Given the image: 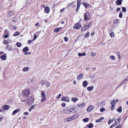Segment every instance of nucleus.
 I'll return each instance as SVG.
<instances>
[{"label": "nucleus", "mask_w": 128, "mask_h": 128, "mask_svg": "<svg viewBox=\"0 0 128 128\" xmlns=\"http://www.w3.org/2000/svg\"><path fill=\"white\" fill-rule=\"evenodd\" d=\"M27 104L28 105L31 104L34 102V99L32 96H29L27 99Z\"/></svg>", "instance_id": "f257e3e1"}, {"label": "nucleus", "mask_w": 128, "mask_h": 128, "mask_svg": "<svg viewBox=\"0 0 128 128\" xmlns=\"http://www.w3.org/2000/svg\"><path fill=\"white\" fill-rule=\"evenodd\" d=\"M84 18L85 21H88L90 18V13L87 12L84 15Z\"/></svg>", "instance_id": "f03ea898"}, {"label": "nucleus", "mask_w": 128, "mask_h": 128, "mask_svg": "<svg viewBox=\"0 0 128 128\" xmlns=\"http://www.w3.org/2000/svg\"><path fill=\"white\" fill-rule=\"evenodd\" d=\"M29 90L27 89L23 90L22 92L23 95L25 96H27L28 94L30 93Z\"/></svg>", "instance_id": "7ed1b4c3"}, {"label": "nucleus", "mask_w": 128, "mask_h": 128, "mask_svg": "<svg viewBox=\"0 0 128 128\" xmlns=\"http://www.w3.org/2000/svg\"><path fill=\"white\" fill-rule=\"evenodd\" d=\"M88 25V24H85L84 26L82 28L81 31H84L88 29L89 27Z\"/></svg>", "instance_id": "20e7f679"}, {"label": "nucleus", "mask_w": 128, "mask_h": 128, "mask_svg": "<svg viewBox=\"0 0 128 128\" xmlns=\"http://www.w3.org/2000/svg\"><path fill=\"white\" fill-rule=\"evenodd\" d=\"M80 23L79 22L77 23L74 26V29H78L81 27Z\"/></svg>", "instance_id": "39448f33"}, {"label": "nucleus", "mask_w": 128, "mask_h": 128, "mask_svg": "<svg viewBox=\"0 0 128 128\" xmlns=\"http://www.w3.org/2000/svg\"><path fill=\"white\" fill-rule=\"evenodd\" d=\"M41 94L42 96V102L46 100V96L44 92L43 91L42 92Z\"/></svg>", "instance_id": "423d86ee"}, {"label": "nucleus", "mask_w": 128, "mask_h": 128, "mask_svg": "<svg viewBox=\"0 0 128 128\" xmlns=\"http://www.w3.org/2000/svg\"><path fill=\"white\" fill-rule=\"evenodd\" d=\"M40 32H37L34 34V38H33V41H34L37 38V37L40 34Z\"/></svg>", "instance_id": "0eeeda50"}, {"label": "nucleus", "mask_w": 128, "mask_h": 128, "mask_svg": "<svg viewBox=\"0 0 128 128\" xmlns=\"http://www.w3.org/2000/svg\"><path fill=\"white\" fill-rule=\"evenodd\" d=\"M82 4L84 6L85 8H89L91 7L90 4L86 3L84 2Z\"/></svg>", "instance_id": "6e6552de"}, {"label": "nucleus", "mask_w": 128, "mask_h": 128, "mask_svg": "<svg viewBox=\"0 0 128 128\" xmlns=\"http://www.w3.org/2000/svg\"><path fill=\"white\" fill-rule=\"evenodd\" d=\"M69 99L67 97H63L61 99L62 101H66L67 102H70Z\"/></svg>", "instance_id": "1a4fd4ad"}, {"label": "nucleus", "mask_w": 128, "mask_h": 128, "mask_svg": "<svg viewBox=\"0 0 128 128\" xmlns=\"http://www.w3.org/2000/svg\"><path fill=\"white\" fill-rule=\"evenodd\" d=\"M94 108L93 106L92 105L88 107L87 109V110L88 112H90L91 110H93Z\"/></svg>", "instance_id": "9d476101"}, {"label": "nucleus", "mask_w": 128, "mask_h": 128, "mask_svg": "<svg viewBox=\"0 0 128 128\" xmlns=\"http://www.w3.org/2000/svg\"><path fill=\"white\" fill-rule=\"evenodd\" d=\"M118 102V100L117 99L116 100H114L112 101L110 104H111V106H114L115 104L117 102Z\"/></svg>", "instance_id": "9b49d317"}, {"label": "nucleus", "mask_w": 128, "mask_h": 128, "mask_svg": "<svg viewBox=\"0 0 128 128\" xmlns=\"http://www.w3.org/2000/svg\"><path fill=\"white\" fill-rule=\"evenodd\" d=\"M78 116V114H76L70 118V119L72 118V120H74V119L77 118Z\"/></svg>", "instance_id": "f8f14e48"}, {"label": "nucleus", "mask_w": 128, "mask_h": 128, "mask_svg": "<svg viewBox=\"0 0 128 128\" xmlns=\"http://www.w3.org/2000/svg\"><path fill=\"white\" fill-rule=\"evenodd\" d=\"M75 109V108H70L69 109L70 114L74 112H75V110H74Z\"/></svg>", "instance_id": "ddd939ff"}, {"label": "nucleus", "mask_w": 128, "mask_h": 128, "mask_svg": "<svg viewBox=\"0 0 128 128\" xmlns=\"http://www.w3.org/2000/svg\"><path fill=\"white\" fill-rule=\"evenodd\" d=\"M20 110V109H16L14 111L12 114V115L13 116L15 114L17 113Z\"/></svg>", "instance_id": "4468645a"}, {"label": "nucleus", "mask_w": 128, "mask_h": 128, "mask_svg": "<svg viewBox=\"0 0 128 128\" xmlns=\"http://www.w3.org/2000/svg\"><path fill=\"white\" fill-rule=\"evenodd\" d=\"M44 10L47 13H48L50 11V8L48 7H46L44 8Z\"/></svg>", "instance_id": "2eb2a0df"}, {"label": "nucleus", "mask_w": 128, "mask_h": 128, "mask_svg": "<svg viewBox=\"0 0 128 128\" xmlns=\"http://www.w3.org/2000/svg\"><path fill=\"white\" fill-rule=\"evenodd\" d=\"M88 84V82L86 80L84 81L82 83L83 86L85 88H86Z\"/></svg>", "instance_id": "dca6fc26"}, {"label": "nucleus", "mask_w": 128, "mask_h": 128, "mask_svg": "<svg viewBox=\"0 0 128 128\" xmlns=\"http://www.w3.org/2000/svg\"><path fill=\"white\" fill-rule=\"evenodd\" d=\"M122 0H118L116 2V4L118 5H120L122 3Z\"/></svg>", "instance_id": "f3484780"}, {"label": "nucleus", "mask_w": 128, "mask_h": 128, "mask_svg": "<svg viewBox=\"0 0 128 128\" xmlns=\"http://www.w3.org/2000/svg\"><path fill=\"white\" fill-rule=\"evenodd\" d=\"M87 90L89 91H90L92 90L94 88V87L92 86L90 87H88L87 88Z\"/></svg>", "instance_id": "a211bd4d"}, {"label": "nucleus", "mask_w": 128, "mask_h": 128, "mask_svg": "<svg viewBox=\"0 0 128 128\" xmlns=\"http://www.w3.org/2000/svg\"><path fill=\"white\" fill-rule=\"evenodd\" d=\"M62 28H57L55 29L54 30V32H57L61 30Z\"/></svg>", "instance_id": "6ab92c4d"}, {"label": "nucleus", "mask_w": 128, "mask_h": 128, "mask_svg": "<svg viewBox=\"0 0 128 128\" xmlns=\"http://www.w3.org/2000/svg\"><path fill=\"white\" fill-rule=\"evenodd\" d=\"M6 56L4 55H2L0 56V58L3 60H6Z\"/></svg>", "instance_id": "aec40b11"}, {"label": "nucleus", "mask_w": 128, "mask_h": 128, "mask_svg": "<svg viewBox=\"0 0 128 128\" xmlns=\"http://www.w3.org/2000/svg\"><path fill=\"white\" fill-rule=\"evenodd\" d=\"M77 106L80 107H83L85 106V104L84 103H82L81 104H78Z\"/></svg>", "instance_id": "412c9836"}, {"label": "nucleus", "mask_w": 128, "mask_h": 128, "mask_svg": "<svg viewBox=\"0 0 128 128\" xmlns=\"http://www.w3.org/2000/svg\"><path fill=\"white\" fill-rule=\"evenodd\" d=\"M87 126L89 128H92L94 127V125L93 124H89L87 125Z\"/></svg>", "instance_id": "4be33fe9"}, {"label": "nucleus", "mask_w": 128, "mask_h": 128, "mask_svg": "<svg viewBox=\"0 0 128 128\" xmlns=\"http://www.w3.org/2000/svg\"><path fill=\"white\" fill-rule=\"evenodd\" d=\"M63 112L64 113L70 114V112H68V108H66L64 109Z\"/></svg>", "instance_id": "5701e85b"}, {"label": "nucleus", "mask_w": 128, "mask_h": 128, "mask_svg": "<svg viewBox=\"0 0 128 128\" xmlns=\"http://www.w3.org/2000/svg\"><path fill=\"white\" fill-rule=\"evenodd\" d=\"M86 55V53L85 52H84L82 53H78V55L79 56H85Z\"/></svg>", "instance_id": "b1692460"}, {"label": "nucleus", "mask_w": 128, "mask_h": 128, "mask_svg": "<svg viewBox=\"0 0 128 128\" xmlns=\"http://www.w3.org/2000/svg\"><path fill=\"white\" fill-rule=\"evenodd\" d=\"M121 120V118L120 117H118L116 119L115 122L118 124V123L120 122Z\"/></svg>", "instance_id": "393cba45"}, {"label": "nucleus", "mask_w": 128, "mask_h": 128, "mask_svg": "<svg viewBox=\"0 0 128 128\" xmlns=\"http://www.w3.org/2000/svg\"><path fill=\"white\" fill-rule=\"evenodd\" d=\"M83 75L82 74H80L77 77V79L79 80H80L82 78Z\"/></svg>", "instance_id": "a878e982"}, {"label": "nucleus", "mask_w": 128, "mask_h": 128, "mask_svg": "<svg viewBox=\"0 0 128 128\" xmlns=\"http://www.w3.org/2000/svg\"><path fill=\"white\" fill-rule=\"evenodd\" d=\"M28 50L29 49L28 47L26 46L23 48V52H26L28 51Z\"/></svg>", "instance_id": "bb28decb"}, {"label": "nucleus", "mask_w": 128, "mask_h": 128, "mask_svg": "<svg viewBox=\"0 0 128 128\" xmlns=\"http://www.w3.org/2000/svg\"><path fill=\"white\" fill-rule=\"evenodd\" d=\"M29 69V68L28 67H25L24 68L23 70V71L24 72H26L28 71Z\"/></svg>", "instance_id": "cd10ccee"}, {"label": "nucleus", "mask_w": 128, "mask_h": 128, "mask_svg": "<svg viewBox=\"0 0 128 128\" xmlns=\"http://www.w3.org/2000/svg\"><path fill=\"white\" fill-rule=\"evenodd\" d=\"M104 119V118L103 117H102L99 119L97 120L96 122H99L103 120Z\"/></svg>", "instance_id": "c85d7f7f"}, {"label": "nucleus", "mask_w": 128, "mask_h": 128, "mask_svg": "<svg viewBox=\"0 0 128 128\" xmlns=\"http://www.w3.org/2000/svg\"><path fill=\"white\" fill-rule=\"evenodd\" d=\"M117 124H118L116 122H115L113 124H112V125H111L110 127V128H112L113 127H114V126H116V125H117Z\"/></svg>", "instance_id": "c756f323"}, {"label": "nucleus", "mask_w": 128, "mask_h": 128, "mask_svg": "<svg viewBox=\"0 0 128 128\" xmlns=\"http://www.w3.org/2000/svg\"><path fill=\"white\" fill-rule=\"evenodd\" d=\"M4 108L5 110H7L9 108V106L7 105H5L4 106Z\"/></svg>", "instance_id": "7c9ffc66"}, {"label": "nucleus", "mask_w": 128, "mask_h": 128, "mask_svg": "<svg viewBox=\"0 0 128 128\" xmlns=\"http://www.w3.org/2000/svg\"><path fill=\"white\" fill-rule=\"evenodd\" d=\"M117 111L119 112H120L122 111V108L121 106L120 107L117 109Z\"/></svg>", "instance_id": "2f4dec72"}, {"label": "nucleus", "mask_w": 128, "mask_h": 128, "mask_svg": "<svg viewBox=\"0 0 128 128\" xmlns=\"http://www.w3.org/2000/svg\"><path fill=\"white\" fill-rule=\"evenodd\" d=\"M17 46L18 47H20L21 46V44L19 42H17L16 44Z\"/></svg>", "instance_id": "473e14b6"}, {"label": "nucleus", "mask_w": 128, "mask_h": 128, "mask_svg": "<svg viewBox=\"0 0 128 128\" xmlns=\"http://www.w3.org/2000/svg\"><path fill=\"white\" fill-rule=\"evenodd\" d=\"M19 34L20 33L18 32H16L14 34V36H16L19 35Z\"/></svg>", "instance_id": "72a5a7b5"}, {"label": "nucleus", "mask_w": 128, "mask_h": 128, "mask_svg": "<svg viewBox=\"0 0 128 128\" xmlns=\"http://www.w3.org/2000/svg\"><path fill=\"white\" fill-rule=\"evenodd\" d=\"M82 120L84 122H87L88 121V119L87 118H84Z\"/></svg>", "instance_id": "f704fd0d"}, {"label": "nucleus", "mask_w": 128, "mask_h": 128, "mask_svg": "<svg viewBox=\"0 0 128 128\" xmlns=\"http://www.w3.org/2000/svg\"><path fill=\"white\" fill-rule=\"evenodd\" d=\"M110 58L112 60H114L115 59V56H110Z\"/></svg>", "instance_id": "c9c22d12"}, {"label": "nucleus", "mask_w": 128, "mask_h": 128, "mask_svg": "<svg viewBox=\"0 0 128 128\" xmlns=\"http://www.w3.org/2000/svg\"><path fill=\"white\" fill-rule=\"evenodd\" d=\"M45 84H46V86L48 87L50 85V83L49 82L46 81L45 82Z\"/></svg>", "instance_id": "e433bc0d"}, {"label": "nucleus", "mask_w": 128, "mask_h": 128, "mask_svg": "<svg viewBox=\"0 0 128 128\" xmlns=\"http://www.w3.org/2000/svg\"><path fill=\"white\" fill-rule=\"evenodd\" d=\"M110 34L111 37H114V33L113 32H110Z\"/></svg>", "instance_id": "4c0bfd02"}, {"label": "nucleus", "mask_w": 128, "mask_h": 128, "mask_svg": "<svg viewBox=\"0 0 128 128\" xmlns=\"http://www.w3.org/2000/svg\"><path fill=\"white\" fill-rule=\"evenodd\" d=\"M105 110V108H101L100 110V111L101 112H102Z\"/></svg>", "instance_id": "58836bf2"}, {"label": "nucleus", "mask_w": 128, "mask_h": 128, "mask_svg": "<svg viewBox=\"0 0 128 128\" xmlns=\"http://www.w3.org/2000/svg\"><path fill=\"white\" fill-rule=\"evenodd\" d=\"M90 33L89 32H88L85 34V36L86 38H88L89 37Z\"/></svg>", "instance_id": "ea45409f"}, {"label": "nucleus", "mask_w": 128, "mask_h": 128, "mask_svg": "<svg viewBox=\"0 0 128 128\" xmlns=\"http://www.w3.org/2000/svg\"><path fill=\"white\" fill-rule=\"evenodd\" d=\"M78 100V99H76V98H72V100L74 102H76Z\"/></svg>", "instance_id": "a19ab883"}, {"label": "nucleus", "mask_w": 128, "mask_h": 128, "mask_svg": "<svg viewBox=\"0 0 128 128\" xmlns=\"http://www.w3.org/2000/svg\"><path fill=\"white\" fill-rule=\"evenodd\" d=\"M119 16L120 18H122V12H120L119 15Z\"/></svg>", "instance_id": "79ce46f5"}, {"label": "nucleus", "mask_w": 128, "mask_h": 128, "mask_svg": "<svg viewBox=\"0 0 128 128\" xmlns=\"http://www.w3.org/2000/svg\"><path fill=\"white\" fill-rule=\"evenodd\" d=\"M14 14V12L12 11L9 12H8V14H10V16L13 14Z\"/></svg>", "instance_id": "37998d69"}, {"label": "nucleus", "mask_w": 128, "mask_h": 128, "mask_svg": "<svg viewBox=\"0 0 128 128\" xmlns=\"http://www.w3.org/2000/svg\"><path fill=\"white\" fill-rule=\"evenodd\" d=\"M45 82L43 80L41 81L40 82V83L42 84H45Z\"/></svg>", "instance_id": "c03bdc74"}, {"label": "nucleus", "mask_w": 128, "mask_h": 128, "mask_svg": "<svg viewBox=\"0 0 128 128\" xmlns=\"http://www.w3.org/2000/svg\"><path fill=\"white\" fill-rule=\"evenodd\" d=\"M122 11L124 12H125L126 11V8L124 7H122Z\"/></svg>", "instance_id": "a18cd8bd"}, {"label": "nucleus", "mask_w": 128, "mask_h": 128, "mask_svg": "<svg viewBox=\"0 0 128 128\" xmlns=\"http://www.w3.org/2000/svg\"><path fill=\"white\" fill-rule=\"evenodd\" d=\"M31 54V53L30 52H25L24 53V55H30Z\"/></svg>", "instance_id": "49530a36"}, {"label": "nucleus", "mask_w": 128, "mask_h": 128, "mask_svg": "<svg viewBox=\"0 0 128 128\" xmlns=\"http://www.w3.org/2000/svg\"><path fill=\"white\" fill-rule=\"evenodd\" d=\"M119 22V20L116 19L113 22L114 24H116L117 23H118Z\"/></svg>", "instance_id": "de8ad7c7"}, {"label": "nucleus", "mask_w": 128, "mask_h": 128, "mask_svg": "<svg viewBox=\"0 0 128 128\" xmlns=\"http://www.w3.org/2000/svg\"><path fill=\"white\" fill-rule=\"evenodd\" d=\"M86 24H88V26H89V27H90V26L92 24V23H91V22H89L88 23H86Z\"/></svg>", "instance_id": "09e8293b"}, {"label": "nucleus", "mask_w": 128, "mask_h": 128, "mask_svg": "<svg viewBox=\"0 0 128 128\" xmlns=\"http://www.w3.org/2000/svg\"><path fill=\"white\" fill-rule=\"evenodd\" d=\"M61 94H60L58 95L57 97H56V99H59V98L61 97Z\"/></svg>", "instance_id": "8fccbe9b"}, {"label": "nucleus", "mask_w": 128, "mask_h": 128, "mask_svg": "<svg viewBox=\"0 0 128 128\" xmlns=\"http://www.w3.org/2000/svg\"><path fill=\"white\" fill-rule=\"evenodd\" d=\"M96 53L95 52H92L91 54V56H94L96 55Z\"/></svg>", "instance_id": "3c124183"}, {"label": "nucleus", "mask_w": 128, "mask_h": 128, "mask_svg": "<svg viewBox=\"0 0 128 128\" xmlns=\"http://www.w3.org/2000/svg\"><path fill=\"white\" fill-rule=\"evenodd\" d=\"M33 41V40H28V44H30V43H31Z\"/></svg>", "instance_id": "603ef678"}, {"label": "nucleus", "mask_w": 128, "mask_h": 128, "mask_svg": "<svg viewBox=\"0 0 128 128\" xmlns=\"http://www.w3.org/2000/svg\"><path fill=\"white\" fill-rule=\"evenodd\" d=\"M66 104L64 103H63L62 104V107H64L66 106Z\"/></svg>", "instance_id": "864d4df0"}, {"label": "nucleus", "mask_w": 128, "mask_h": 128, "mask_svg": "<svg viewBox=\"0 0 128 128\" xmlns=\"http://www.w3.org/2000/svg\"><path fill=\"white\" fill-rule=\"evenodd\" d=\"M112 122L111 119L109 120L108 122V124L109 125Z\"/></svg>", "instance_id": "5fc2aeb1"}, {"label": "nucleus", "mask_w": 128, "mask_h": 128, "mask_svg": "<svg viewBox=\"0 0 128 128\" xmlns=\"http://www.w3.org/2000/svg\"><path fill=\"white\" fill-rule=\"evenodd\" d=\"M80 8V6H77L76 8V12H77L78 11L79 8Z\"/></svg>", "instance_id": "6e6d98bb"}, {"label": "nucleus", "mask_w": 128, "mask_h": 128, "mask_svg": "<svg viewBox=\"0 0 128 128\" xmlns=\"http://www.w3.org/2000/svg\"><path fill=\"white\" fill-rule=\"evenodd\" d=\"M64 40L65 41H67L68 40V38L66 37H65L64 38Z\"/></svg>", "instance_id": "4d7b16f0"}, {"label": "nucleus", "mask_w": 128, "mask_h": 128, "mask_svg": "<svg viewBox=\"0 0 128 128\" xmlns=\"http://www.w3.org/2000/svg\"><path fill=\"white\" fill-rule=\"evenodd\" d=\"M35 105H32L30 107V108H31L32 109H33L35 107Z\"/></svg>", "instance_id": "13d9d810"}, {"label": "nucleus", "mask_w": 128, "mask_h": 128, "mask_svg": "<svg viewBox=\"0 0 128 128\" xmlns=\"http://www.w3.org/2000/svg\"><path fill=\"white\" fill-rule=\"evenodd\" d=\"M72 118H70H70H66V120H68V121H71V120H72Z\"/></svg>", "instance_id": "bf43d9fd"}, {"label": "nucleus", "mask_w": 128, "mask_h": 128, "mask_svg": "<svg viewBox=\"0 0 128 128\" xmlns=\"http://www.w3.org/2000/svg\"><path fill=\"white\" fill-rule=\"evenodd\" d=\"M72 118H70H70H66V120H68V121H71V120H72Z\"/></svg>", "instance_id": "052dcab7"}, {"label": "nucleus", "mask_w": 128, "mask_h": 128, "mask_svg": "<svg viewBox=\"0 0 128 128\" xmlns=\"http://www.w3.org/2000/svg\"><path fill=\"white\" fill-rule=\"evenodd\" d=\"M114 106H111V109L112 110H114Z\"/></svg>", "instance_id": "680f3d73"}, {"label": "nucleus", "mask_w": 128, "mask_h": 128, "mask_svg": "<svg viewBox=\"0 0 128 128\" xmlns=\"http://www.w3.org/2000/svg\"><path fill=\"white\" fill-rule=\"evenodd\" d=\"M81 4L80 2H77V6H80V5Z\"/></svg>", "instance_id": "e2e57ef3"}, {"label": "nucleus", "mask_w": 128, "mask_h": 128, "mask_svg": "<svg viewBox=\"0 0 128 128\" xmlns=\"http://www.w3.org/2000/svg\"><path fill=\"white\" fill-rule=\"evenodd\" d=\"M5 37V38H7L8 37V34H5L4 35Z\"/></svg>", "instance_id": "0e129e2a"}, {"label": "nucleus", "mask_w": 128, "mask_h": 128, "mask_svg": "<svg viewBox=\"0 0 128 128\" xmlns=\"http://www.w3.org/2000/svg\"><path fill=\"white\" fill-rule=\"evenodd\" d=\"M8 30H7L6 29L4 30V33L8 34Z\"/></svg>", "instance_id": "69168bd1"}, {"label": "nucleus", "mask_w": 128, "mask_h": 128, "mask_svg": "<svg viewBox=\"0 0 128 128\" xmlns=\"http://www.w3.org/2000/svg\"><path fill=\"white\" fill-rule=\"evenodd\" d=\"M28 113L27 112H25L24 114V115H28Z\"/></svg>", "instance_id": "338daca9"}, {"label": "nucleus", "mask_w": 128, "mask_h": 128, "mask_svg": "<svg viewBox=\"0 0 128 128\" xmlns=\"http://www.w3.org/2000/svg\"><path fill=\"white\" fill-rule=\"evenodd\" d=\"M4 44H6L8 43L6 41L4 40Z\"/></svg>", "instance_id": "774afa93"}]
</instances>
